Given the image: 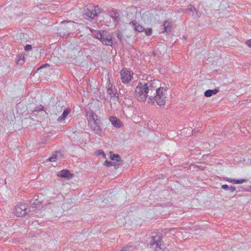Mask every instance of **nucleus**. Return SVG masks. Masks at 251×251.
<instances>
[{"label": "nucleus", "mask_w": 251, "mask_h": 251, "mask_svg": "<svg viewBox=\"0 0 251 251\" xmlns=\"http://www.w3.org/2000/svg\"><path fill=\"white\" fill-rule=\"evenodd\" d=\"M246 45L251 48V39L248 40L246 43Z\"/></svg>", "instance_id": "nucleus-34"}, {"label": "nucleus", "mask_w": 251, "mask_h": 251, "mask_svg": "<svg viewBox=\"0 0 251 251\" xmlns=\"http://www.w3.org/2000/svg\"><path fill=\"white\" fill-rule=\"evenodd\" d=\"M231 192H233L234 191H235L236 190V188L234 186H230V187H229V189H228Z\"/></svg>", "instance_id": "nucleus-31"}, {"label": "nucleus", "mask_w": 251, "mask_h": 251, "mask_svg": "<svg viewBox=\"0 0 251 251\" xmlns=\"http://www.w3.org/2000/svg\"><path fill=\"white\" fill-rule=\"evenodd\" d=\"M101 42L105 45L112 46L113 42L111 36L109 35L103 36L102 39L100 40Z\"/></svg>", "instance_id": "nucleus-12"}, {"label": "nucleus", "mask_w": 251, "mask_h": 251, "mask_svg": "<svg viewBox=\"0 0 251 251\" xmlns=\"http://www.w3.org/2000/svg\"><path fill=\"white\" fill-rule=\"evenodd\" d=\"M94 122L91 123L90 124L91 128L94 131V132L100 136L102 134V129L100 127V121L97 119Z\"/></svg>", "instance_id": "nucleus-6"}, {"label": "nucleus", "mask_w": 251, "mask_h": 251, "mask_svg": "<svg viewBox=\"0 0 251 251\" xmlns=\"http://www.w3.org/2000/svg\"><path fill=\"white\" fill-rule=\"evenodd\" d=\"M116 89L115 86H113L110 80L108 79L107 83V93L110 95L111 98H115L116 96Z\"/></svg>", "instance_id": "nucleus-8"}, {"label": "nucleus", "mask_w": 251, "mask_h": 251, "mask_svg": "<svg viewBox=\"0 0 251 251\" xmlns=\"http://www.w3.org/2000/svg\"><path fill=\"white\" fill-rule=\"evenodd\" d=\"M105 33H106V32L103 30L96 31L95 33H93V36L100 41V40L102 39L103 36H105Z\"/></svg>", "instance_id": "nucleus-18"}, {"label": "nucleus", "mask_w": 251, "mask_h": 251, "mask_svg": "<svg viewBox=\"0 0 251 251\" xmlns=\"http://www.w3.org/2000/svg\"><path fill=\"white\" fill-rule=\"evenodd\" d=\"M93 11H94L93 13L94 14V17L100 12V10L98 6L94 7L93 6Z\"/></svg>", "instance_id": "nucleus-23"}, {"label": "nucleus", "mask_w": 251, "mask_h": 251, "mask_svg": "<svg viewBox=\"0 0 251 251\" xmlns=\"http://www.w3.org/2000/svg\"><path fill=\"white\" fill-rule=\"evenodd\" d=\"M87 115L88 117V121L89 124L93 122L95 123L94 121L98 119L97 115L92 111L87 112Z\"/></svg>", "instance_id": "nucleus-16"}, {"label": "nucleus", "mask_w": 251, "mask_h": 251, "mask_svg": "<svg viewBox=\"0 0 251 251\" xmlns=\"http://www.w3.org/2000/svg\"><path fill=\"white\" fill-rule=\"evenodd\" d=\"M44 109V107L41 105H38V106H37L35 109L33 111V112L35 113V112H40V111H43Z\"/></svg>", "instance_id": "nucleus-24"}, {"label": "nucleus", "mask_w": 251, "mask_h": 251, "mask_svg": "<svg viewBox=\"0 0 251 251\" xmlns=\"http://www.w3.org/2000/svg\"><path fill=\"white\" fill-rule=\"evenodd\" d=\"M117 38H118V39H119L120 41H121V40H122V35H121V34H120V33H118V34H117Z\"/></svg>", "instance_id": "nucleus-35"}, {"label": "nucleus", "mask_w": 251, "mask_h": 251, "mask_svg": "<svg viewBox=\"0 0 251 251\" xmlns=\"http://www.w3.org/2000/svg\"><path fill=\"white\" fill-rule=\"evenodd\" d=\"M113 162L107 161V160H106L104 163V165L107 167L113 166Z\"/></svg>", "instance_id": "nucleus-26"}, {"label": "nucleus", "mask_w": 251, "mask_h": 251, "mask_svg": "<svg viewBox=\"0 0 251 251\" xmlns=\"http://www.w3.org/2000/svg\"><path fill=\"white\" fill-rule=\"evenodd\" d=\"M74 24L72 22H62V25L60 28L59 32L60 35L63 38H67L70 34L72 26L73 27Z\"/></svg>", "instance_id": "nucleus-3"}, {"label": "nucleus", "mask_w": 251, "mask_h": 251, "mask_svg": "<svg viewBox=\"0 0 251 251\" xmlns=\"http://www.w3.org/2000/svg\"><path fill=\"white\" fill-rule=\"evenodd\" d=\"M222 188L224 190H227L229 189V186L226 184H224L222 186Z\"/></svg>", "instance_id": "nucleus-32"}, {"label": "nucleus", "mask_w": 251, "mask_h": 251, "mask_svg": "<svg viewBox=\"0 0 251 251\" xmlns=\"http://www.w3.org/2000/svg\"><path fill=\"white\" fill-rule=\"evenodd\" d=\"M152 29L148 28L147 30L145 31V33L147 36H150L152 33Z\"/></svg>", "instance_id": "nucleus-27"}, {"label": "nucleus", "mask_w": 251, "mask_h": 251, "mask_svg": "<svg viewBox=\"0 0 251 251\" xmlns=\"http://www.w3.org/2000/svg\"><path fill=\"white\" fill-rule=\"evenodd\" d=\"M58 176L61 177L72 178V174L67 170H63L60 172Z\"/></svg>", "instance_id": "nucleus-17"}, {"label": "nucleus", "mask_w": 251, "mask_h": 251, "mask_svg": "<svg viewBox=\"0 0 251 251\" xmlns=\"http://www.w3.org/2000/svg\"><path fill=\"white\" fill-rule=\"evenodd\" d=\"M150 245L151 248L154 249L156 251H161L164 249L162 236L160 233H155L151 238Z\"/></svg>", "instance_id": "nucleus-2"}, {"label": "nucleus", "mask_w": 251, "mask_h": 251, "mask_svg": "<svg viewBox=\"0 0 251 251\" xmlns=\"http://www.w3.org/2000/svg\"><path fill=\"white\" fill-rule=\"evenodd\" d=\"M120 11L116 9H112L109 12L110 17L116 22H119L120 20Z\"/></svg>", "instance_id": "nucleus-11"}, {"label": "nucleus", "mask_w": 251, "mask_h": 251, "mask_svg": "<svg viewBox=\"0 0 251 251\" xmlns=\"http://www.w3.org/2000/svg\"><path fill=\"white\" fill-rule=\"evenodd\" d=\"M113 166H114V168L115 169H117V168H119V164L118 163L113 162Z\"/></svg>", "instance_id": "nucleus-33"}, {"label": "nucleus", "mask_w": 251, "mask_h": 251, "mask_svg": "<svg viewBox=\"0 0 251 251\" xmlns=\"http://www.w3.org/2000/svg\"><path fill=\"white\" fill-rule=\"evenodd\" d=\"M226 180L228 182H231V183H233L235 184V179H232V178H227L226 179Z\"/></svg>", "instance_id": "nucleus-30"}, {"label": "nucleus", "mask_w": 251, "mask_h": 251, "mask_svg": "<svg viewBox=\"0 0 251 251\" xmlns=\"http://www.w3.org/2000/svg\"><path fill=\"white\" fill-rule=\"evenodd\" d=\"M28 211H29L28 208H27L26 205L21 203L15 206L13 212L17 217H22L26 215Z\"/></svg>", "instance_id": "nucleus-5"}, {"label": "nucleus", "mask_w": 251, "mask_h": 251, "mask_svg": "<svg viewBox=\"0 0 251 251\" xmlns=\"http://www.w3.org/2000/svg\"><path fill=\"white\" fill-rule=\"evenodd\" d=\"M184 12L187 14H191L195 19H198L200 17L201 13L193 6H190V7L184 10Z\"/></svg>", "instance_id": "nucleus-7"}, {"label": "nucleus", "mask_w": 251, "mask_h": 251, "mask_svg": "<svg viewBox=\"0 0 251 251\" xmlns=\"http://www.w3.org/2000/svg\"><path fill=\"white\" fill-rule=\"evenodd\" d=\"M70 113L71 109L70 108H66L64 109L61 116H59L57 118V122H61L64 121Z\"/></svg>", "instance_id": "nucleus-14"}, {"label": "nucleus", "mask_w": 251, "mask_h": 251, "mask_svg": "<svg viewBox=\"0 0 251 251\" xmlns=\"http://www.w3.org/2000/svg\"><path fill=\"white\" fill-rule=\"evenodd\" d=\"M121 79L124 84H127L133 78V73L125 68L120 72Z\"/></svg>", "instance_id": "nucleus-4"}, {"label": "nucleus", "mask_w": 251, "mask_h": 251, "mask_svg": "<svg viewBox=\"0 0 251 251\" xmlns=\"http://www.w3.org/2000/svg\"><path fill=\"white\" fill-rule=\"evenodd\" d=\"M50 66V65L49 64H47V63H46L45 64H43L41 66H40L38 69V70H40L41 69H43V68H44L46 67H49Z\"/></svg>", "instance_id": "nucleus-29"}, {"label": "nucleus", "mask_w": 251, "mask_h": 251, "mask_svg": "<svg viewBox=\"0 0 251 251\" xmlns=\"http://www.w3.org/2000/svg\"><path fill=\"white\" fill-rule=\"evenodd\" d=\"M167 87L161 86L158 80L153 79L147 82H139L136 86L134 96L142 102L147 100L148 103L156 102L160 106L164 105L166 100Z\"/></svg>", "instance_id": "nucleus-1"}, {"label": "nucleus", "mask_w": 251, "mask_h": 251, "mask_svg": "<svg viewBox=\"0 0 251 251\" xmlns=\"http://www.w3.org/2000/svg\"><path fill=\"white\" fill-rule=\"evenodd\" d=\"M109 121L111 122L112 125L115 127L120 128L124 126L122 122L116 117H110Z\"/></svg>", "instance_id": "nucleus-9"}, {"label": "nucleus", "mask_w": 251, "mask_h": 251, "mask_svg": "<svg viewBox=\"0 0 251 251\" xmlns=\"http://www.w3.org/2000/svg\"><path fill=\"white\" fill-rule=\"evenodd\" d=\"M129 25H130L133 28L134 30L136 31H137L138 32H141L144 31L145 29V28L138 24L136 21L133 20L130 23Z\"/></svg>", "instance_id": "nucleus-10"}, {"label": "nucleus", "mask_w": 251, "mask_h": 251, "mask_svg": "<svg viewBox=\"0 0 251 251\" xmlns=\"http://www.w3.org/2000/svg\"><path fill=\"white\" fill-rule=\"evenodd\" d=\"M61 154V153L58 151H56L55 152V153L53 154L49 158V160L50 162H54L56 161V160L57 158L58 154Z\"/></svg>", "instance_id": "nucleus-20"}, {"label": "nucleus", "mask_w": 251, "mask_h": 251, "mask_svg": "<svg viewBox=\"0 0 251 251\" xmlns=\"http://www.w3.org/2000/svg\"><path fill=\"white\" fill-rule=\"evenodd\" d=\"M93 12V6L90 5L88 7L85 8L84 10V15L92 19L94 18Z\"/></svg>", "instance_id": "nucleus-13"}, {"label": "nucleus", "mask_w": 251, "mask_h": 251, "mask_svg": "<svg viewBox=\"0 0 251 251\" xmlns=\"http://www.w3.org/2000/svg\"><path fill=\"white\" fill-rule=\"evenodd\" d=\"M219 92V89H215L214 90L209 89L204 92V96L206 97H210L216 94Z\"/></svg>", "instance_id": "nucleus-19"}, {"label": "nucleus", "mask_w": 251, "mask_h": 251, "mask_svg": "<svg viewBox=\"0 0 251 251\" xmlns=\"http://www.w3.org/2000/svg\"><path fill=\"white\" fill-rule=\"evenodd\" d=\"M24 58L25 57L23 54H20L18 56V59L17 61V64L18 65H22L24 63Z\"/></svg>", "instance_id": "nucleus-21"}, {"label": "nucleus", "mask_w": 251, "mask_h": 251, "mask_svg": "<svg viewBox=\"0 0 251 251\" xmlns=\"http://www.w3.org/2000/svg\"><path fill=\"white\" fill-rule=\"evenodd\" d=\"M161 29L163 30L161 32H166L169 33L171 31V27L170 22L166 21L163 25H161Z\"/></svg>", "instance_id": "nucleus-15"}, {"label": "nucleus", "mask_w": 251, "mask_h": 251, "mask_svg": "<svg viewBox=\"0 0 251 251\" xmlns=\"http://www.w3.org/2000/svg\"><path fill=\"white\" fill-rule=\"evenodd\" d=\"M31 49H32V46L30 45H26L25 47V50L26 51H30L31 50Z\"/></svg>", "instance_id": "nucleus-28"}, {"label": "nucleus", "mask_w": 251, "mask_h": 251, "mask_svg": "<svg viewBox=\"0 0 251 251\" xmlns=\"http://www.w3.org/2000/svg\"><path fill=\"white\" fill-rule=\"evenodd\" d=\"M110 159L112 160L119 161L120 160V157L118 154H113L110 155Z\"/></svg>", "instance_id": "nucleus-22"}, {"label": "nucleus", "mask_w": 251, "mask_h": 251, "mask_svg": "<svg viewBox=\"0 0 251 251\" xmlns=\"http://www.w3.org/2000/svg\"><path fill=\"white\" fill-rule=\"evenodd\" d=\"M235 184H241L247 181V180L244 179H235Z\"/></svg>", "instance_id": "nucleus-25"}]
</instances>
